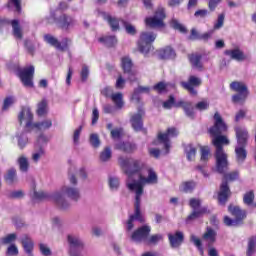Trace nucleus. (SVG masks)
Returning <instances> with one entry per match:
<instances>
[{
  "label": "nucleus",
  "instance_id": "obj_13",
  "mask_svg": "<svg viewBox=\"0 0 256 256\" xmlns=\"http://www.w3.org/2000/svg\"><path fill=\"white\" fill-rule=\"evenodd\" d=\"M44 41H46L48 45H51L52 47L58 49V51H65V49L69 47V43H71V40L69 38H64L61 42H59V40H57L55 36L50 34L44 35Z\"/></svg>",
  "mask_w": 256,
  "mask_h": 256
},
{
  "label": "nucleus",
  "instance_id": "obj_8",
  "mask_svg": "<svg viewBox=\"0 0 256 256\" xmlns=\"http://www.w3.org/2000/svg\"><path fill=\"white\" fill-rule=\"evenodd\" d=\"M163 19H165V9L159 8L153 17H148L145 20L146 27H150L151 29H158L161 27H165V23H163Z\"/></svg>",
  "mask_w": 256,
  "mask_h": 256
},
{
  "label": "nucleus",
  "instance_id": "obj_17",
  "mask_svg": "<svg viewBox=\"0 0 256 256\" xmlns=\"http://www.w3.org/2000/svg\"><path fill=\"white\" fill-rule=\"evenodd\" d=\"M102 95H104V97H110L113 103H115L117 109H122L124 103H123V94L121 92L113 94V88L105 87L102 90Z\"/></svg>",
  "mask_w": 256,
  "mask_h": 256
},
{
  "label": "nucleus",
  "instance_id": "obj_32",
  "mask_svg": "<svg viewBox=\"0 0 256 256\" xmlns=\"http://www.w3.org/2000/svg\"><path fill=\"white\" fill-rule=\"evenodd\" d=\"M230 89L236 93H249L247 85L243 82L234 81L230 84Z\"/></svg>",
  "mask_w": 256,
  "mask_h": 256
},
{
  "label": "nucleus",
  "instance_id": "obj_4",
  "mask_svg": "<svg viewBox=\"0 0 256 256\" xmlns=\"http://www.w3.org/2000/svg\"><path fill=\"white\" fill-rule=\"evenodd\" d=\"M32 201H54L60 209H69L70 203L59 192H45L33 190L30 193Z\"/></svg>",
  "mask_w": 256,
  "mask_h": 256
},
{
  "label": "nucleus",
  "instance_id": "obj_47",
  "mask_svg": "<svg viewBox=\"0 0 256 256\" xmlns=\"http://www.w3.org/2000/svg\"><path fill=\"white\" fill-rule=\"evenodd\" d=\"M170 25L176 31H180V33H187V28H185V26H183L181 23H179L177 21V19H172L170 22Z\"/></svg>",
  "mask_w": 256,
  "mask_h": 256
},
{
  "label": "nucleus",
  "instance_id": "obj_45",
  "mask_svg": "<svg viewBox=\"0 0 256 256\" xmlns=\"http://www.w3.org/2000/svg\"><path fill=\"white\" fill-rule=\"evenodd\" d=\"M47 113V101L43 99L41 102L38 103L37 115L39 117H43Z\"/></svg>",
  "mask_w": 256,
  "mask_h": 256
},
{
  "label": "nucleus",
  "instance_id": "obj_37",
  "mask_svg": "<svg viewBox=\"0 0 256 256\" xmlns=\"http://www.w3.org/2000/svg\"><path fill=\"white\" fill-rule=\"evenodd\" d=\"M205 213H209V209L207 207H199L198 210L193 211L187 218V221H193V219H197L201 217V215H205Z\"/></svg>",
  "mask_w": 256,
  "mask_h": 256
},
{
  "label": "nucleus",
  "instance_id": "obj_24",
  "mask_svg": "<svg viewBox=\"0 0 256 256\" xmlns=\"http://www.w3.org/2000/svg\"><path fill=\"white\" fill-rule=\"evenodd\" d=\"M21 244H22V247H23L26 255H28V256H35L33 254V250L35 249V242H33V239H31V237L24 236L21 239Z\"/></svg>",
  "mask_w": 256,
  "mask_h": 256
},
{
  "label": "nucleus",
  "instance_id": "obj_30",
  "mask_svg": "<svg viewBox=\"0 0 256 256\" xmlns=\"http://www.w3.org/2000/svg\"><path fill=\"white\" fill-rule=\"evenodd\" d=\"M201 59H203L201 54H191L189 56V61L192 67L198 69V71H203V63H201Z\"/></svg>",
  "mask_w": 256,
  "mask_h": 256
},
{
  "label": "nucleus",
  "instance_id": "obj_61",
  "mask_svg": "<svg viewBox=\"0 0 256 256\" xmlns=\"http://www.w3.org/2000/svg\"><path fill=\"white\" fill-rule=\"evenodd\" d=\"M190 207H192L193 211H198L199 208L201 207V200L192 198L189 201Z\"/></svg>",
  "mask_w": 256,
  "mask_h": 256
},
{
  "label": "nucleus",
  "instance_id": "obj_49",
  "mask_svg": "<svg viewBox=\"0 0 256 256\" xmlns=\"http://www.w3.org/2000/svg\"><path fill=\"white\" fill-rule=\"evenodd\" d=\"M19 255V248H17V245L10 244L6 249V256H17Z\"/></svg>",
  "mask_w": 256,
  "mask_h": 256
},
{
  "label": "nucleus",
  "instance_id": "obj_20",
  "mask_svg": "<svg viewBox=\"0 0 256 256\" xmlns=\"http://www.w3.org/2000/svg\"><path fill=\"white\" fill-rule=\"evenodd\" d=\"M143 115H145V112L143 109L139 108L138 113L132 115L130 118L132 128L136 132L143 131Z\"/></svg>",
  "mask_w": 256,
  "mask_h": 256
},
{
  "label": "nucleus",
  "instance_id": "obj_14",
  "mask_svg": "<svg viewBox=\"0 0 256 256\" xmlns=\"http://www.w3.org/2000/svg\"><path fill=\"white\" fill-rule=\"evenodd\" d=\"M35 74V67L29 66L19 71V77L24 87H33V75Z\"/></svg>",
  "mask_w": 256,
  "mask_h": 256
},
{
  "label": "nucleus",
  "instance_id": "obj_22",
  "mask_svg": "<svg viewBox=\"0 0 256 256\" xmlns=\"http://www.w3.org/2000/svg\"><path fill=\"white\" fill-rule=\"evenodd\" d=\"M175 107H182L186 117L195 119V107L193 106V102L178 101Z\"/></svg>",
  "mask_w": 256,
  "mask_h": 256
},
{
  "label": "nucleus",
  "instance_id": "obj_38",
  "mask_svg": "<svg viewBox=\"0 0 256 256\" xmlns=\"http://www.w3.org/2000/svg\"><path fill=\"white\" fill-rule=\"evenodd\" d=\"M248 97H249V92H240L232 96V102L240 103V105H243V103L247 101Z\"/></svg>",
  "mask_w": 256,
  "mask_h": 256
},
{
  "label": "nucleus",
  "instance_id": "obj_64",
  "mask_svg": "<svg viewBox=\"0 0 256 256\" xmlns=\"http://www.w3.org/2000/svg\"><path fill=\"white\" fill-rule=\"evenodd\" d=\"M196 109H198V111H207V109H209V102L207 101L198 102L196 104Z\"/></svg>",
  "mask_w": 256,
  "mask_h": 256
},
{
  "label": "nucleus",
  "instance_id": "obj_15",
  "mask_svg": "<svg viewBox=\"0 0 256 256\" xmlns=\"http://www.w3.org/2000/svg\"><path fill=\"white\" fill-rule=\"evenodd\" d=\"M180 85L183 89L188 91L190 95L195 97V95H197V89H195V87H199V85H201V78L197 76H190L187 82H181Z\"/></svg>",
  "mask_w": 256,
  "mask_h": 256
},
{
  "label": "nucleus",
  "instance_id": "obj_56",
  "mask_svg": "<svg viewBox=\"0 0 256 256\" xmlns=\"http://www.w3.org/2000/svg\"><path fill=\"white\" fill-rule=\"evenodd\" d=\"M81 81L85 83L89 78V67L87 65L82 66V70L80 72Z\"/></svg>",
  "mask_w": 256,
  "mask_h": 256
},
{
  "label": "nucleus",
  "instance_id": "obj_19",
  "mask_svg": "<svg viewBox=\"0 0 256 256\" xmlns=\"http://www.w3.org/2000/svg\"><path fill=\"white\" fill-rule=\"evenodd\" d=\"M121 67L125 73L128 75L129 81H135V71H133V61L128 56L122 57L121 59Z\"/></svg>",
  "mask_w": 256,
  "mask_h": 256
},
{
  "label": "nucleus",
  "instance_id": "obj_35",
  "mask_svg": "<svg viewBox=\"0 0 256 256\" xmlns=\"http://www.w3.org/2000/svg\"><path fill=\"white\" fill-rule=\"evenodd\" d=\"M16 139L18 141L19 149H23L24 147H27V143H29V137H27V132L17 133Z\"/></svg>",
  "mask_w": 256,
  "mask_h": 256
},
{
  "label": "nucleus",
  "instance_id": "obj_16",
  "mask_svg": "<svg viewBox=\"0 0 256 256\" xmlns=\"http://www.w3.org/2000/svg\"><path fill=\"white\" fill-rule=\"evenodd\" d=\"M234 131L236 133V145L247 147V143L249 141V131H247V128L236 126Z\"/></svg>",
  "mask_w": 256,
  "mask_h": 256
},
{
  "label": "nucleus",
  "instance_id": "obj_28",
  "mask_svg": "<svg viewBox=\"0 0 256 256\" xmlns=\"http://www.w3.org/2000/svg\"><path fill=\"white\" fill-rule=\"evenodd\" d=\"M235 155H236V162L239 165L245 163V159H247V146H235Z\"/></svg>",
  "mask_w": 256,
  "mask_h": 256
},
{
  "label": "nucleus",
  "instance_id": "obj_33",
  "mask_svg": "<svg viewBox=\"0 0 256 256\" xmlns=\"http://www.w3.org/2000/svg\"><path fill=\"white\" fill-rule=\"evenodd\" d=\"M149 91H151V88L147 86H139L134 90L132 94V101H136V103H139V101H141V93H149Z\"/></svg>",
  "mask_w": 256,
  "mask_h": 256
},
{
  "label": "nucleus",
  "instance_id": "obj_40",
  "mask_svg": "<svg viewBox=\"0 0 256 256\" xmlns=\"http://www.w3.org/2000/svg\"><path fill=\"white\" fill-rule=\"evenodd\" d=\"M184 151L187 155L188 161H193V159H195V155L197 154V149L193 147V144H187L184 147Z\"/></svg>",
  "mask_w": 256,
  "mask_h": 256
},
{
  "label": "nucleus",
  "instance_id": "obj_44",
  "mask_svg": "<svg viewBox=\"0 0 256 256\" xmlns=\"http://www.w3.org/2000/svg\"><path fill=\"white\" fill-rule=\"evenodd\" d=\"M3 245H14L15 241H17V234L11 233L6 235L1 239Z\"/></svg>",
  "mask_w": 256,
  "mask_h": 256
},
{
  "label": "nucleus",
  "instance_id": "obj_5",
  "mask_svg": "<svg viewBox=\"0 0 256 256\" xmlns=\"http://www.w3.org/2000/svg\"><path fill=\"white\" fill-rule=\"evenodd\" d=\"M239 179V171H233L230 173H224V181L220 185V191L218 193V202L220 205H225L229 195H231V190L229 189V184L227 181H237Z\"/></svg>",
  "mask_w": 256,
  "mask_h": 256
},
{
  "label": "nucleus",
  "instance_id": "obj_62",
  "mask_svg": "<svg viewBox=\"0 0 256 256\" xmlns=\"http://www.w3.org/2000/svg\"><path fill=\"white\" fill-rule=\"evenodd\" d=\"M223 23H225V14H220L214 24V29H221V27H223Z\"/></svg>",
  "mask_w": 256,
  "mask_h": 256
},
{
  "label": "nucleus",
  "instance_id": "obj_21",
  "mask_svg": "<svg viewBox=\"0 0 256 256\" xmlns=\"http://www.w3.org/2000/svg\"><path fill=\"white\" fill-rule=\"evenodd\" d=\"M224 55H226V57H230V59L234 61H247L248 59L247 55H245V53L241 49H239V47L225 50Z\"/></svg>",
  "mask_w": 256,
  "mask_h": 256
},
{
  "label": "nucleus",
  "instance_id": "obj_59",
  "mask_svg": "<svg viewBox=\"0 0 256 256\" xmlns=\"http://www.w3.org/2000/svg\"><path fill=\"white\" fill-rule=\"evenodd\" d=\"M112 139H121L123 137V128H115L110 131Z\"/></svg>",
  "mask_w": 256,
  "mask_h": 256
},
{
  "label": "nucleus",
  "instance_id": "obj_50",
  "mask_svg": "<svg viewBox=\"0 0 256 256\" xmlns=\"http://www.w3.org/2000/svg\"><path fill=\"white\" fill-rule=\"evenodd\" d=\"M15 97L14 96H8L4 99L2 111H7L11 105L15 103Z\"/></svg>",
  "mask_w": 256,
  "mask_h": 256
},
{
  "label": "nucleus",
  "instance_id": "obj_52",
  "mask_svg": "<svg viewBox=\"0 0 256 256\" xmlns=\"http://www.w3.org/2000/svg\"><path fill=\"white\" fill-rule=\"evenodd\" d=\"M121 23L124 25L125 31L128 33V35H135L137 33L135 26L127 23L125 20H121Z\"/></svg>",
  "mask_w": 256,
  "mask_h": 256
},
{
  "label": "nucleus",
  "instance_id": "obj_57",
  "mask_svg": "<svg viewBox=\"0 0 256 256\" xmlns=\"http://www.w3.org/2000/svg\"><path fill=\"white\" fill-rule=\"evenodd\" d=\"M190 239L192 243H194L195 247H197V249H199V251L203 253V243L201 242V239H199L195 235H192Z\"/></svg>",
  "mask_w": 256,
  "mask_h": 256
},
{
  "label": "nucleus",
  "instance_id": "obj_2",
  "mask_svg": "<svg viewBox=\"0 0 256 256\" xmlns=\"http://www.w3.org/2000/svg\"><path fill=\"white\" fill-rule=\"evenodd\" d=\"M208 131L213 137L212 143L216 147V153H225L223 145H229L230 141L227 136H223V133L227 131V124H225L219 112L214 114V125Z\"/></svg>",
  "mask_w": 256,
  "mask_h": 256
},
{
  "label": "nucleus",
  "instance_id": "obj_36",
  "mask_svg": "<svg viewBox=\"0 0 256 256\" xmlns=\"http://www.w3.org/2000/svg\"><path fill=\"white\" fill-rule=\"evenodd\" d=\"M12 31L13 35L16 39H23V31L21 30V26L19 25V20H12Z\"/></svg>",
  "mask_w": 256,
  "mask_h": 256
},
{
  "label": "nucleus",
  "instance_id": "obj_6",
  "mask_svg": "<svg viewBox=\"0 0 256 256\" xmlns=\"http://www.w3.org/2000/svg\"><path fill=\"white\" fill-rule=\"evenodd\" d=\"M157 34L154 32H142L140 34V40L138 41V49L141 53L147 55L152 49L151 43L155 42Z\"/></svg>",
  "mask_w": 256,
  "mask_h": 256
},
{
  "label": "nucleus",
  "instance_id": "obj_53",
  "mask_svg": "<svg viewBox=\"0 0 256 256\" xmlns=\"http://www.w3.org/2000/svg\"><path fill=\"white\" fill-rule=\"evenodd\" d=\"M43 155H45V149H43V147H40L38 151L32 154V161H34V163H38L39 159H41Z\"/></svg>",
  "mask_w": 256,
  "mask_h": 256
},
{
  "label": "nucleus",
  "instance_id": "obj_63",
  "mask_svg": "<svg viewBox=\"0 0 256 256\" xmlns=\"http://www.w3.org/2000/svg\"><path fill=\"white\" fill-rule=\"evenodd\" d=\"M176 104L177 103H175V97L170 96L169 99L163 103V107L164 109H171V107H173V105L175 107Z\"/></svg>",
  "mask_w": 256,
  "mask_h": 256
},
{
  "label": "nucleus",
  "instance_id": "obj_46",
  "mask_svg": "<svg viewBox=\"0 0 256 256\" xmlns=\"http://www.w3.org/2000/svg\"><path fill=\"white\" fill-rule=\"evenodd\" d=\"M197 184H195L194 181L184 182L181 185V191H184V193H191L193 189H195Z\"/></svg>",
  "mask_w": 256,
  "mask_h": 256
},
{
  "label": "nucleus",
  "instance_id": "obj_25",
  "mask_svg": "<svg viewBox=\"0 0 256 256\" xmlns=\"http://www.w3.org/2000/svg\"><path fill=\"white\" fill-rule=\"evenodd\" d=\"M228 211L235 217V222L243 221L247 217V211L241 209L239 206H229Z\"/></svg>",
  "mask_w": 256,
  "mask_h": 256
},
{
  "label": "nucleus",
  "instance_id": "obj_27",
  "mask_svg": "<svg viewBox=\"0 0 256 256\" xmlns=\"http://www.w3.org/2000/svg\"><path fill=\"white\" fill-rule=\"evenodd\" d=\"M115 149L123 151L124 153H133L137 151V145L131 142H118L115 145Z\"/></svg>",
  "mask_w": 256,
  "mask_h": 256
},
{
  "label": "nucleus",
  "instance_id": "obj_39",
  "mask_svg": "<svg viewBox=\"0 0 256 256\" xmlns=\"http://www.w3.org/2000/svg\"><path fill=\"white\" fill-rule=\"evenodd\" d=\"M17 179V170L15 168H11L8 170L6 175L4 176V180L8 185H13L15 183V180Z\"/></svg>",
  "mask_w": 256,
  "mask_h": 256
},
{
  "label": "nucleus",
  "instance_id": "obj_48",
  "mask_svg": "<svg viewBox=\"0 0 256 256\" xmlns=\"http://www.w3.org/2000/svg\"><path fill=\"white\" fill-rule=\"evenodd\" d=\"M112 152L110 147H105L104 150L100 153V161L106 162L111 159Z\"/></svg>",
  "mask_w": 256,
  "mask_h": 256
},
{
  "label": "nucleus",
  "instance_id": "obj_51",
  "mask_svg": "<svg viewBox=\"0 0 256 256\" xmlns=\"http://www.w3.org/2000/svg\"><path fill=\"white\" fill-rule=\"evenodd\" d=\"M109 187L111 191H117L119 189V178L115 176H110L109 177Z\"/></svg>",
  "mask_w": 256,
  "mask_h": 256
},
{
  "label": "nucleus",
  "instance_id": "obj_12",
  "mask_svg": "<svg viewBox=\"0 0 256 256\" xmlns=\"http://www.w3.org/2000/svg\"><path fill=\"white\" fill-rule=\"evenodd\" d=\"M177 135H179V130L174 127L168 128L166 133L158 134V141L163 143L166 155L169 153V149H171V141L169 140V137H177Z\"/></svg>",
  "mask_w": 256,
  "mask_h": 256
},
{
  "label": "nucleus",
  "instance_id": "obj_26",
  "mask_svg": "<svg viewBox=\"0 0 256 256\" xmlns=\"http://www.w3.org/2000/svg\"><path fill=\"white\" fill-rule=\"evenodd\" d=\"M67 241L70 246V254L71 252L74 253L73 249H83V247H85V244L83 243V241H81V239H79V237L77 236H73L69 234L67 236Z\"/></svg>",
  "mask_w": 256,
  "mask_h": 256
},
{
  "label": "nucleus",
  "instance_id": "obj_9",
  "mask_svg": "<svg viewBox=\"0 0 256 256\" xmlns=\"http://www.w3.org/2000/svg\"><path fill=\"white\" fill-rule=\"evenodd\" d=\"M214 157L216 159V171L220 175H225L226 171H229V159L225 152H215Z\"/></svg>",
  "mask_w": 256,
  "mask_h": 256
},
{
  "label": "nucleus",
  "instance_id": "obj_42",
  "mask_svg": "<svg viewBox=\"0 0 256 256\" xmlns=\"http://www.w3.org/2000/svg\"><path fill=\"white\" fill-rule=\"evenodd\" d=\"M160 241H163V235L161 234H154L152 236H148L146 240V245H157L160 243Z\"/></svg>",
  "mask_w": 256,
  "mask_h": 256
},
{
  "label": "nucleus",
  "instance_id": "obj_11",
  "mask_svg": "<svg viewBox=\"0 0 256 256\" xmlns=\"http://www.w3.org/2000/svg\"><path fill=\"white\" fill-rule=\"evenodd\" d=\"M151 234V226H141L136 229L131 235V241L134 243H147V239Z\"/></svg>",
  "mask_w": 256,
  "mask_h": 256
},
{
  "label": "nucleus",
  "instance_id": "obj_60",
  "mask_svg": "<svg viewBox=\"0 0 256 256\" xmlns=\"http://www.w3.org/2000/svg\"><path fill=\"white\" fill-rule=\"evenodd\" d=\"M49 143V137L45 134H40L37 139V145L39 147H43V145H47Z\"/></svg>",
  "mask_w": 256,
  "mask_h": 256
},
{
  "label": "nucleus",
  "instance_id": "obj_7",
  "mask_svg": "<svg viewBox=\"0 0 256 256\" xmlns=\"http://www.w3.org/2000/svg\"><path fill=\"white\" fill-rule=\"evenodd\" d=\"M51 17L54 19L57 27L62 29V31H69L77 25V20L74 17L67 14H62L59 17H55V12H51Z\"/></svg>",
  "mask_w": 256,
  "mask_h": 256
},
{
  "label": "nucleus",
  "instance_id": "obj_3",
  "mask_svg": "<svg viewBox=\"0 0 256 256\" xmlns=\"http://www.w3.org/2000/svg\"><path fill=\"white\" fill-rule=\"evenodd\" d=\"M18 121L20 125H23V122H25L26 129L35 127L36 129H39V131H47V129H51V127H53V122L51 120H44L33 124V112H31V108L27 106L22 107L18 114Z\"/></svg>",
  "mask_w": 256,
  "mask_h": 256
},
{
  "label": "nucleus",
  "instance_id": "obj_54",
  "mask_svg": "<svg viewBox=\"0 0 256 256\" xmlns=\"http://www.w3.org/2000/svg\"><path fill=\"white\" fill-rule=\"evenodd\" d=\"M90 145L97 149L101 145V140H99V135L97 134H91L90 135Z\"/></svg>",
  "mask_w": 256,
  "mask_h": 256
},
{
  "label": "nucleus",
  "instance_id": "obj_58",
  "mask_svg": "<svg viewBox=\"0 0 256 256\" xmlns=\"http://www.w3.org/2000/svg\"><path fill=\"white\" fill-rule=\"evenodd\" d=\"M39 249H40V253L43 256H51L52 252H51V248H49L47 245L40 243L39 244Z\"/></svg>",
  "mask_w": 256,
  "mask_h": 256
},
{
  "label": "nucleus",
  "instance_id": "obj_31",
  "mask_svg": "<svg viewBox=\"0 0 256 256\" xmlns=\"http://www.w3.org/2000/svg\"><path fill=\"white\" fill-rule=\"evenodd\" d=\"M159 57L160 59H175V57H177V53L171 46H167L160 50Z\"/></svg>",
  "mask_w": 256,
  "mask_h": 256
},
{
  "label": "nucleus",
  "instance_id": "obj_43",
  "mask_svg": "<svg viewBox=\"0 0 256 256\" xmlns=\"http://www.w3.org/2000/svg\"><path fill=\"white\" fill-rule=\"evenodd\" d=\"M253 201H255V193H253V191L246 192L243 197L244 204L251 207Z\"/></svg>",
  "mask_w": 256,
  "mask_h": 256
},
{
  "label": "nucleus",
  "instance_id": "obj_55",
  "mask_svg": "<svg viewBox=\"0 0 256 256\" xmlns=\"http://www.w3.org/2000/svg\"><path fill=\"white\" fill-rule=\"evenodd\" d=\"M255 245H256L255 238H250L248 242L247 256H253V253H255Z\"/></svg>",
  "mask_w": 256,
  "mask_h": 256
},
{
  "label": "nucleus",
  "instance_id": "obj_41",
  "mask_svg": "<svg viewBox=\"0 0 256 256\" xmlns=\"http://www.w3.org/2000/svg\"><path fill=\"white\" fill-rule=\"evenodd\" d=\"M18 165H19V169H20V171H22V173H27V171H29V160L27 159V157H25V156L19 157Z\"/></svg>",
  "mask_w": 256,
  "mask_h": 256
},
{
  "label": "nucleus",
  "instance_id": "obj_29",
  "mask_svg": "<svg viewBox=\"0 0 256 256\" xmlns=\"http://www.w3.org/2000/svg\"><path fill=\"white\" fill-rule=\"evenodd\" d=\"M102 17L108 22V25L111 27L112 31H119V19L105 12L102 13Z\"/></svg>",
  "mask_w": 256,
  "mask_h": 256
},
{
  "label": "nucleus",
  "instance_id": "obj_1",
  "mask_svg": "<svg viewBox=\"0 0 256 256\" xmlns=\"http://www.w3.org/2000/svg\"><path fill=\"white\" fill-rule=\"evenodd\" d=\"M121 167H124L128 179L126 180V187L132 193H135L134 214L130 215L127 225H133L135 221L138 223H144L145 218L141 214V197L145 192L144 187L146 185H157L159 183V177L153 168L148 169V176L145 177L141 174L145 163L141 160H130L129 158L120 157L118 159Z\"/></svg>",
  "mask_w": 256,
  "mask_h": 256
},
{
  "label": "nucleus",
  "instance_id": "obj_10",
  "mask_svg": "<svg viewBox=\"0 0 256 256\" xmlns=\"http://www.w3.org/2000/svg\"><path fill=\"white\" fill-rule=\"evenodd\" d=\"M56 193H60L61 197L64 198L65 201H67L65 197H67L71 201H79V199H81V191L79 190V188L71 185L62 186L60 192Z\"/></svg>",
  "mask_w": 256,
  "mask_h": 256
},
{
  "label": "nucleus",
  "instance_id": "obj_23",
  "mask_svg": "<svg viewBox=\"0 0 256 256\" xmlns=\"http://www.w3.org/2000/svg\"><path fill=\"white\" fill-rule=\"evenodd\" d=\"M202 241L207 243L208 247H213V244L217 241V232L213 228L207 227L202 235Z\"/></svg>",
  "mask_w": 256,
  "mask_h": 256
},
{
  "label": "nucleus",
  "instance_id": "obj_18",
  "mask_svg": "<svg viewBox=\"0 0 256 256\" xmlns=\"http://www.w3.org/2000/svg\"><path fill=\"white\" fill-rule=\"evenodd\" d=\"M168 240L172 249H179L185 242V234L181 231L168 234Z\"/></svg>",
  "mask_w": 256,
  "mask_h": 256
},
{
  "label": "nucleus",
  "instance_id": "obj_34",
  "mask_svg": "<svg viewBox=\"0 0 256 256\" xmlns=\"http://www.w3.org/2000/svg\"><path fill=\"white\" fill-rule=\"evenodd\" d=\"M99 43L105 45V47H115L117 45V37L115 36H103L98 39Z\"/></svg>",
  "mask_w": 256,
  "mask_h": 256
}]
</instances>
